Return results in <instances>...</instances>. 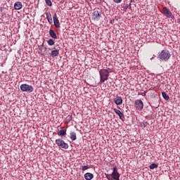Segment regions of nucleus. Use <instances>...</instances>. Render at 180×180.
Instances as JSON below:
<instances>
[{"label": "nucleus", "instance_id": "nucleus-5", "mask_svg": "<svg viewBox=\"0 0 180 180\" xmlns=\"http://www.w3.org/2000/svg\"><path fill=\"white\" fill-rule=\"evenodd\" d=\"M111 176L112 179L115 180H120V174H119V172H117V167H115L112 169V172L111 174Z\"/></svg>", "mask_w": 180, "mask_h": 180}, {"label": "nucleus", "instance_id": "nucleus-1", "mask_svg": "<svg viewBox=\"0 0 180 180\" xmlns=\"http://www.w3.org/2000/svg\"><path fill=\"white\" fill-rule=\"evenodd\" d=\"M158 58H159L160 61H168L169 59L171 58V53L167 49H163L159 53Z\"/></svg>", "mask_w": 180, "mask_h": 180}, {"label": "nucleus", "instance_id": "nucleus-4", "mask_svg": "<svg viewBox=\"0 0 180 180\" xmlns=\"http://www.w3.org/2000/svg\"><path fill=\"white\" fill-rule=\"evenodd\" d=\"M56 144L58 147H60V148H64L65 150L68 149V143H65V141H63L61 139H56Z\"/></svg>", "mask_w": 180, "mask_h": 180}, {"label": "nucleus", "instance_id": "nucleus-11", "mask_svg": "<svg viewBox=\"0 0 180 180\" xmlns=\"http://www.w3.org/2000/svg\"><path fill=\"white\" fill-rule=\"evenodd\" d=\"M58 136H60V137H61V139H63L64 137H65V136H67V130H65V129H60L58 132Z\"/></svg>", "mask_w": 180, "mask_h": 180}, {"label": "nucleus", "instance_id": "nucleus-24", "mask_svg": "<svg viewBox=\"0 0 180 180\" xmlns=\"http://www.w3.org/2000/svg\"><path fill=\"white\" fill-rule=\"evenodd\" d=\"M82 171H86V169H89V166H86V165L82 166Z\"/></svg>", "mask_w": 180, "mask_h": 180}, {"label": "nucleus", "instance_id": "nucleus-26", "mask_svg": "<svg viewBox=\"0 0 180 180\" xmlns=\"http://www.w3.org/2000/svg\"><path fill=\"white\" fill-rule=\"evenodd\" d=\"M114 2H115V4H120V2H122V0H113Z\"/></svg>", "mask_w": 180, "mask_h": 180}, {"label": "nucleus", "instance_id": "nucleus-29", "mask_svg": "<svg viewBox=\"0 0 180 180\" xmlns=\"http://www.w3.org/2000/svg\"><path fill=\"white\" fill-rule=\"evenodd\" d=\"M145 124H147V122H145Z\"/></svg>", "mask_w": 180, "mask_h": 180}, {"label": "nucleus", "instance_id": "nucleus-28", "mask_svg": "<svg viewBox=\"0 0 180 180\" xmlns=\"http://www.w3.org/2000/svg\"><path fill=\"white\" fill-rule=\"evenodd\" d=\"M129 8H131V4H129Z\"/></svg>", "mask_w": 180, "mask_h": 180}, {"label": "nucleus", "instance_id": "nucleus-21", "mask_svg": "<svg viewBox=\"0 0 180 180\" xmlns=\"http://www.w3.org/2000/svg\"><path fill=\"white\" fill-rule=\"evenodd\" d=\"M47 43H48L49 46H54L55 41H53V39H50L47 41Z\"/></svg>", "mask_w": 180, "mask_h": 180}, {"label": "nucleus", "instance_id": "nucleus-19", "mask_svg": "<svg viewBox=\"0 0 180 180\" xmlns=\"http://www.w3.org/2000/svg\"><path fill=\"white\" fill-rule=\"evenodd\" d=\"M162 96L164 98L165 101H169V96L165 94V91L162 92Z\"/></svg>", "mask_w": 180, "mask_h": 180}, {"label": "nucleus", "instance_id": "nucleus-27", "mask_svg": "<svg viewBox=\"0 0 180 180\" xmlns=\"http://www.w3.org/2000/svg\"><path fill=\"white\" fill-rule=\"evenodd\" d=\"M142 96H146V92L141 93Z\"/></svg>", "mask_w": 180, "mask_h": 180}, {"label": "nucleus", "instance_id": "nucleus-7", "mask_svg": "<svg viewBox=\"0 0 180 180\" xmlns=\"http://www.w3.org/2000/svg\"><path fill=\"white\" fill-rule=\"evenodd\" d=\"M162 13L163 15H166L167 18H170L171 19H173L174 15H172V13L168 9L167 7H164L162 8Z\"/></svg>", "mask_w": 180, "mask_h": 180}, {"label": "nucleus", "instance_id": "nucleus-23", "mask_svg": "<svg viewBox=\"0 0 180 180\" xmlns=\"http://www.w3.org/2000/svg\"><path fill=\"white\" fill-rule=\"evenodd\" d=\"M71 120H72V115H68L66 117V121L68 122V123H70Z\"/></svg>", "mask_w": 180, "mask_h": 180}, {"label": "nucleus", "instance_id": "nucleus-3", "mask_svg": "<svg viewBox=\"0 0 180 180\" xmlns=\"http://www.w3.org/2000/svg\"><path fill=\"white\" fill-rule=\"evenodd\" d=\"M20 88L22 92H33L34 91V88H33V86L22 84L20 86Z\"/></svg>", "mask_w": 180, "mask_h": 180}, {"label": "nucleus", "instance_id": "nucleus-15", "mask_svg": "<svg viewBox=\"0 0 180 180\" xmlns=\"http://www.w3.org/2000/svg\"><path fill=\"white\" fill-rule=\"evenodd\" d=\"M46 19H47L50 25L53 24V18H51V13H46Z\"/></svg>", "mask_w": 180, "mask_h": 180}, {"label": "nucleus", "instance_id": "nucleus-9", "mask_svg": "<svg viewBox=\"0 0 180 180\" xmlns=\"http://www.w3.org/2000/svg\"><path fill=\"white\" fill-rule=\"evenodd\" d=\"M92 18L94 19V20H96V21L101 19V14L99 13L98 11H94L93 12Z\"/></svg>", "mask_w": 180, "mask_h": 180}, {"label": "nucleus", "instance_id": "nucleus-12", "mask_svg": "<svg viewBox=\"0 0 180 180\" xmlns=\"http://www.w3.org/2000/svg\"><path fill=\"white\" fill-rule=\"evenodd\" d=\"M22 2L20 1H16L14 4V8L15 9V11H20V8H22Z\"/></svg>", "mask_w": 180, "mask_h": 180}, {"label": "nucleus", "instance_id": "nucleus-25", "mask_svg": "<svg viewBox=\"0 0 180 180\" xmlns=\"http://www.w3.org/2000/svg\"><path fill=\"white\" fill-rule=\"evenodd\" d=\"M110 176H112V174H105V178H107V179H108V180L112 179V178Z\"/></svg>", "mask_w": 180, "mask_h": 180}, {"label": "nucleus", "instance_id": "nucleus-17", "mask_svg": "<svg viewBox=\"0 0 180 180\" xmlns=\"http://www.w3.org/2000/svg\"><path fill=\"white\" fill-rule=\"evenodd\" d=\"M49 36L52 39H57V34H56V32H54V30H49Z\"/></svg>", "mask_w": 180, "mask_h": 180}, {"label": "nucleus", "instance_id": "nucleus-2", "mask_svg": "<svg viewBox=\"0 0 180 180\" xmlns=\"http://www.w3.org/2000/svg\"><path fill=\"white\" fill-rule=\"evenodd\" d=\"M100 75V84H103L105 81H108L109 79V71L106 69H101L99 71Z\"/></svg>", "mask_w": 180, "mask_h": 180}, {"label": "nucleus", "instance_id": "nucleus-10", "mask_svg": "<svg viewBox=\"0 0 180 180\" xmlns=\"http://www.w3.org/2000/svg\"><path fill=\"white\" fill-rule=\"evenodd\" d=\"M114 112L115 113H116V115H117L120 117V119H121V120H123V119H124V115L123 114V112H121L120 110L114 108Z\"/></svg>", "mask_w": 180, "mask_h": 180}, {"label": "nucleus", "instance_id": "nucleus-16", "mask_svg": "<svg viewBox=\"0 0 180 180\" xmlns=\"http://www.w3.org/2000/svg\"><path fill=\"white\" fill-rule=\"evenodd\" d=\"M70 139L72 140V141H75V140H77V134L75 132H70Z\"/></svg>", "mask_w": 180, "mask_h": 180}, {"label": "nucleus", "instance_id": "nucleus-18", "mask_svg": "<svg viewBox=\"0 0 180 180\" xmlns=\"http://www.w3.org/2000/svg\"><path fill=\"white\" fill-rule=\"evenodd\" d=\"M58 54H60V51L58 49H55V50L52 51L51 53V57H57V56H58Z\"/></svg>", "mask_w": 180, "mask_h": 180}, {"label": "nucleus", "instance_id": "nucleus-13", "mask_svg": "<svg viewBox=\"0 0 180 180\" xmlns=\"http://www.w3.org/2000/svg\"><path fill=\"white\" fill-rule=\"evenodd\" d=\"M115 103H116L117 105H122V103H123V99L122 98V97L117 96L115 98Z\"/></svg>", "mask_w": 180, "mask_h": 180}, {"label": "nucleus", "instance_id": "nucleus-20", "mask_svg": "<svg viewBox=\"0 0 180 180\" xmlns=\"http://www.w3.org/2000/svg\"><path fill=\"white\" fill-rule=\"evenodd\" d=\"M150 169H155V168H158V165L155 163H153L149 167Z\"/></svg>", "mask_w": 180, "mask_h": 180}, {"label": "nucleus", "instance_id": "nucleus-22", "mask_svg": "<svg viewBox=\"0 0 180 180\" xmlns=\"http://www.w3.org/2000/svg\"><path fill=\"white\" fill-rule=\"evenodd\" d=\"M46 5H48V6H52L53 3L51 2V0H44Z\"/></svg>", "mask_w": 180, "mask_h": 180}, {"label": "nucleus", "instance_id": "nucleus-8", "mask_svg": "<svg viewBox=\"0 0 180 180\" xmlns=\"http://www.w3.org/2000/svg\"><path fill=\"white\" fill-rule=\"evenodd\" d=\"M53 24L55 27H56V29H60V20H58V18H57V14L55 13L54 15L53 16Z\"/></svg>", "mask_w": 180, "mask_h": 180}, {"label": "nucleus", "instance_id": "nucleus-14", "mask_svg": "<svg viewBox=\"0 0 180 180\" xmlns=\"http://www.w3.org/2000/svg\"><path fill=\"white\" fill-rule=\"evenodd\" d=\"M84 179L91 180L94 179V174L92 173L87 172L84 174Z\"/></svg>", "mask_w": 180, "mask_h": 180}, {"label": "nucleus", "instance_id": "nucleus-6", "mask_svg": "<svg viewBox=\"0 0 180 180\" xmlns=\"http://www.w3.org/2000/svg\"><path fill=\"white\" fill-rule=\"evenodd\" d=\"M135 108L137 110H143V108H144V103L141 100H136L135 101Z\"/></svg>", "mask_w": 180, "mask_h": 180}]
</instances>
